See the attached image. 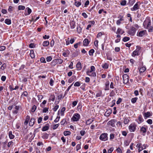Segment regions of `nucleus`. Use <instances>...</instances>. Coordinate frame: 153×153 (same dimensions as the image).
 Here are the masks:
<instances>
[{
    "label": "nucleus",
    "mask_w": 153,
    "mask_h": 153,
    "mask_svg": "<svg viewBox=\"0 0 153 153\" xmlns=\"http://www.w3.org/2000/svg\"><path fill=\"white\" fill-rule=\"evenodd\" d=\"M66 122V119H63L60 122V124L61 125H64L65 123Z\"/></svg>",
    "instance_id": "6e6d98bb"
},
{
    "label": "nucleus",
    "mask_w": 153,
    "mask_h": 153,
    "mask_svg": "<svg viewBox=\"0 0 153 153\" xmlns=\"http://www.w3.org/2000/svg\"><path fill=\"white\" fill-rule=\"evenodd\" d=\"M88 75L92 77H96V73L95 72H92L89 74V75Z\"/></svg>",
    "instance_id": "4c0bfd02"
},
{
    "label": "nucleus",
    "mask_w": 153,
    "mask_h": 153,
    "mask_svg": "<svg viewBox=\"0 0 153 153\" xmlns=\"http://www.w3.org/2000/svg\"><path fill=\"white\" fill-rule=\"evenodd\" d=\"M138 2H137L135 4L134 6L133 7L131 8V11H133L134 10H136L139 9V6L138 4Z\"/></svg>",
    "instance_id": "9b49d317"
},
{
    "label": "nucleus",
    "mask_w": 153,
    "mask_h": 153,
    "mask_svg": "<svg viewBox=\"0 0 153 153\" xmlns=\"http://www.w3.org/2000/svg\"><path fill=\"white\" fill-rule=\"evenodd\" d=\"M54 82V81L53 80V79L52 78H51L50 79V82H49V84H50V85L51 86H53V83Z\"/></svg>",
    "instance_id": "4d7b16f0"
},
{
    "label": "nucleus",
    "mask_w": 153,
    "mask_h": 153,
    "mask_svg": "<svg viewBox=\"0 0 153 153\" xmlns=\"http://www.w3.org/2000/svg\"><path fill=\"white\" fill-rule=\"evenodd\" d=\"M30 117L28 115L26 117L25 120L24 122V124L25 125H27L30 119Z\"/></svg>",
    "instance_id": "aec40b11"
},
{
    "label": "nucleus",
    "mask_w": 153,
    "mask_h": 153,
    "mask_svg": "<svg viewBox=\"0 0 153 153\" xmlns=\"http://www.w3.org/2000/svg\"><path fill=\"white\" fill-rule=\"evenodd\" d=\"M70 53V51L68 50H66L63 51V52L62 53V55L65 57H67L68 56Z\"/></svg>",
    "instance_id": "1a4fd4ad"
},
{
    "label": "nucleus",
    "mask_w": 153,
    "mask_h": 153,
    "mask_svg": "<svg viewBox=\"0 0 153 153\" xmlns=\"http://www.w3.org/2000/svg\"><path fill=\"white\" fill-rule=\"evenodd\" d=\"M55 61H56V62H57V64L59 63V64L62 63L63 62V60L60 59H54V61H53V62H54Z\"/></svg>",
    "instance_id": "4be33fe9"
},
{
    "label": "nucleus",
    "mask_w": 153,
    "mask_h": 153,
    "mask_svg": "<svg viewBox=\"0 0 153 153\" xmlns=\"http://www.w3.org/2000/svg\"><path fill=\"white\" fill-rule=\"evenodd\" d=\"M71 28V29H74L75 27V22L74 21H71L70 23Z\"/></svg>",
    "instance_id": "6ab92c4d"
},
{
    "label": "nucleus",
    "mask_w": 153,
    "mask_h": 153,
    "mask_svg": "<svg viewBox=\"0 0 153 153\" xmlns=\"http://www.w3.org/2000/svg\"><path fill=\"white\" fill-rule=\"evenodd\" d=\"M40 61L44 63H46V61H45V59L43 57H42L40 59Z\"/></svg>",
    "instance_id": "603ef678"
},
{
    "label": "nucleus",
    "mask_w": 153,
    "mask_h": 153,
    "mask_svg": "<svg viewBox=\"0 0 153 153\" xmlns=\"http://www.w3.org/2000/svg\"><path fill=\"white\" fill-rule=\"evenodd\" d=\"M111 113V110H107V111L105 112V115L106 116H109Z\"/></svg>",
    "instance_id": "a878e982"
},
{
    "label": "nucleus",
    "mask_w": 153,
    "mask_h": 153,
    "mask_svg": "<svg viewBox=\"0 0 153 153\" xmlns=\"http://www.w3.org/2000/svg\"><path fill=\"white\" fill-rule=\"evenodd\" d=\"M146 30H143L140 31H138L137 33V36L142 37L146 33Z\"/></svg>",
    "instance_id": "423d86ee"
},
{
    "label": "nucleus",
    "mask_w": 153,
    "mask_h": 153,
    "mask_svg": "<svg viewBox=\"0 0 153 153\" xmlns=\"http://www.w3.org/2000/svg\"><path fill=\"white\" fill-rule=\"evenodd\" d=\"M148 94H151V96L152 97L153 96V89H151L149 91H148Z\"/></svg>",
    "instance_id": "5fc2aeb1"
},
{
    "label": "nucleus",
    "mask_w": 153,
    "mask_h": 153,
    "mask_svg": "<svg viewBox=\"0 0 153 153\" xmlns=\"http://www.w3.org/2000/svg\"><path fill=\"white\" fill-rule=\"evenodd\" d=\"M140 53V51H137V50H135L132 53L131 55L132 56L134 57L136 56H139Z\"/></svg>",
    "instance_id": "ddd939ff"
},
{
    "label": "nucleus",
    "mask_w": 153,
    "mask_h": 153,
    "mask_svg": "<svg viewBox=\"0 0 153 153\" xmlns=\"http://www.w3.org/2000/svg\"><path fill=\"white\" fill-rule=\"evenodd\" d=\"M76 150L77 151H78V150H79V149H80L81 148L80 144H78L76 145Z\"/></svg>",
    "instance_id": "13d9d810"
},
{
    "label": "nucleus",
    "mask_w": 153,
    "mask_h": 153,
    "mask_svg": "<svg viewBox=\"0 0 153 153\" xmlns=\"http://www.w3.org/2000/svg\"><path fill=\"white\" fill-rule=\"evenodd\" d=\"M102 94V92L101 91H98L96 94V97H100L101 96Z\"/></svg>",
    "instance_id": "e433bc0d"
},
{
    "label": "nucleus",
    "mask_w": 153,
    "mask_h": 153,
    "mask_svg": "<svg viewBox=\"0 0 153 153\" xmlns=\"http://www.w3.org/2000/svg\"><path fill=\"white\" fill-rule=\"evenodd\" d=\"M147 122L149 124H151L152 123V121L151 119H148L147 120Z\"/></svg>",
    "instance_id": "69168bd1"
},
{
    "label": "nucleus",
    "mask_w": 153,
    "mask_h": 153,
    "mask_svg": "<svg viewBox=\"0 0 153 153\" xmlns=\"http://www.w3.org/2000/svg\"><path fill=\"white\" fill-rule=\"evenodd\" d=\"M6 47L4 46L0 47V51H3L5 50Z\"/></svg>",
    "instance_id": "e2e57ef3"
},
{
    "label": "nucleus",
    "mask_w": 153,
    "mask_h": 153,
    "mask_svg": "<svg viewBox=\"0 0 153 153\" xmlns=\"http://www.w3.org/2000/svg\"><path fill=\"white\" fill-rule=\"evenodd\" d=\"M138 119L139 121V122H137L138 124L144 121V120L143 118L142 115L140 114L139 116Z\"/></svg>",
    "instance_id": "412c9836"
},
{
    "label": "nucleus",
    "mask_w": 153,
    "mask_h": 153,
    "mask_svg": "<svg viewBox=\"0 0 153 153\" xmlns=\"http://www.w3.org/2000/svg\"><path fill=\"white\" fill-rule=\"evenodd\" d=\"M151 116V113L149 112L145 113L144 114V116L146 118L149 117Z\"/></svg>",
    "instance_id": "2f4dec72"
},
{
    "label": "nucleus",
    "mask_w": 153,
    "mask_h": 153,
    "mask_svg": "<svg viewBox=\"0 0 153 153\" xmlns=\"http://www.w3.org/2000/svg\"><path fill=\"white\" fill-rule=\"evenodd\" d=\"M130 39V38L129 37L126 36L123 39V41L124 42H126L129 40Z\"/></svg>",
    "instance_id": "c9c22d12"
},
{
    "label": "nucleus",
    "mask_w": 153,
    "mask_h": 153,
    "mask_svg": "<svg viewBox=\"0 0 153 153\" xmlns=\"http://www.w3.org/2000/svg\"><path fill=\"white\" fill-rule=\"evenodd\" d=\"M137 125L135 123H131L128 126L130 132H134L136 129Z\"/></svg>",
    "instance_id": "7ed1b4c3"
},
{
    "label": "nucleus",
    "mask_w": 153,
    "mask_h": 153,
    "mask_svg": "<svg viewBox=\"0 0 153 153\" xmlns=\"http://www.w3.org/2000/svg\"><path fill=\"white\" fill-rule=\"evenodd\" d=\"M76 67L77 69V70L80 71L82 69L81 64V63L79 62L76 65Z\"/></svg>",
    "instance_id": "2eb2a0df"
},
{
    "label": "nucleus",
    "mask_w": 153,
    "mask_h": 153,
    "mask_svg": "<svg viewBox=\"0 0 153 153\" xmlns=\"http://www.w3.org/2000/svg\"><path fill=\"white\" fill-rule=\"evenodd\" d=\"M136 29L133 26L131 27L130 29L127 31V33L131 36H134L136 33Z\"/></svg>",
    "instance_id": "f03ea898"
},
{
    "label": "nucleus",
    "mask_w": 153,
    "mask_h": 153,
    "mask_svg": "<svg viewBox=\"0 0 153 153\" xmlns=\"http://www.w3.org/2000/svg\"><path fill=\"white\" fill-rule=\"evenodd\" d=\"M63 97V95L62 94H60V95H58L57 97L56 100H59L57 104L59 102L60 100L62 99Z\"/></svg>",
    "instance_id": "7c9ffc66"
},
{
    "label": "nucleus",
    "mask_w": 153,
    "mask_h": 153,
    "mask_svg": "<svg viewBox=\"0 0 153 153\" xmlns=\"http://www.w3.org/2000/svg\"><path fill=\"white\" fill-rule=\"evenodd\" d=\"M50 38V36L49 35H45L44 36H43V38L44 39H48Z\"/></svg>",
    "instance_id": "680f3d73"
},
{
    "label": "nucleus",
    "mask_w": 153,
    "mask_h": 153,
    "mask_svg": "<svg viewBox=\"0 0 153 153\" xmlns=\"http://www.w3.org/2000/svg\"><path fill=\"white\" fill-rule=\"evenodd\" d=\"M148 29H149L148 30V31L149 32H152V30H153V27L152 26H149V27L148 28Z\"/></svg>",
    "instance_id": "338daca9"
},
{
    "label": "nucleus",
    "mask_w": 153,
    "mask_h": 153,
    "mask_svg": "<svg viewBox=\"0 0 153 153\" xmlns=\"http://www.w3.org/2000/svg\"><path fill=\"white\" fill-rule=\"evenodd\" d=\"M123 17H121L120 19L118 20L116 22V24L118 25H119L121 21H123Z\"/></svg>",
    "instance_id": "c756f323"
},
{
    "label": "nucleus",
    "mask_w": 153,
    "mask_h": 153,
    "mask_svg": "<svg viewBox=\"0 0 153 153\" xmlns=\"http://www.w3.org/2000/svg\"><path fill=\"white\" fill-rule=\"evenodd\" d=\"M36 107L35 105H34L32 107V108H31V111L32 112H34L36 110Z\"/></svg>",
    "instance_id": "de8ad7c7"
},
{
    "label": "nucleus",
    "mask_w": 153,
    "mask_h": 153,
    "mask_svg": "<svg viewBox=\"0 0 153 153\" xmlns=\"http://www.w3.org/2000/svg\"><path fill=\"white\" fill-rule=\"evenodd\" d=\"M127 1L126 0H122L120 2V4L122 6H125L126 4Z\"/></svg>",
    "instance_id": "ea45409f"
},
{
    "label": "nucleus",
    "mask_w": 153,
    "mask_h": 153,
    "mask_svg": "<svg viewBox=\"0 0 153 153\" xmlns=\"http://www.w3.org/2000/svg\"><path fill=\"white\" fill-rule=\"evenodd\" d=\"M30 56L32 58L35 57V55L34 53V51L33 50H31L30 51Z\"/></svg>",
    "instance_id": "cd10ccee"
},
{
    "label": "nucleus",
    "mask_w": 153,
    "mask_h": 153,
    "mask_svg": "<svg viewBox=\"0 0 153 153\" xmlns=\"http://www.w3.org/2000/svg\"><path fill=\"white\" fill-rule=\"evenodd\" d=\"M117 153H122V151L120 149L119 147L116 149Z\"/></svg>",
    "instance_id": "774afa93"
},
{
    "label": "nucleus",
    "mask_w": 153,
    "mask_h": 153,
    "mask_svg": "<svg viewBox=\"0 0 153 153\" xmlns=\"http://www.w3.org/2000/svg\"><path fill=\"white\" fill-rule=\"evenodd\" d=\"M137 100V97H135L134 98H133L131 99V102L133 103H134L136 102Z\"/></svg>",
    "instance_id": "37998d69"
},
{
    "label": "nucleus",
    "mask_w": 153,
    "mask_h": 153,
    "mask_svg": "<svg viewBox=\"0 0 153 153\" xmlns=\"http://www.w3.org/2000/svg\"><path fill=\"white\" fill-rule=\"evenodd\" d=\"M75 78V76H73L71 78L68 80V82L71 83L72 81L74 80V79Z\"/></svg>",
    "instance_id": "a18cd8bd"
},
{
    "label": "nucleus",
    "mask_w": 153,
    "mask_h": 153,
    "mask_svg": "<svg viewBox=\"0 0 153 153\" xmlns=\"http://www.w3.org/2000/svg\"><path fill=\"white\" fill-rule=\"evenodd\" d=\"M123 78L124 83L127 84L128 82L129 76L127 74H124L123 76Z\"/></svg>",
    "instance_id": "0eeeda50"
},
{
    "label": "nucleus",
    "mask_w": 153,
    "mask_h": 153,
    "mask_svg": "<svg viewBox=\"0 0 153 153\" xmlns=\"http://www.w3.org/2000/svg\"><path fill=\"white\" fill-rule=\"evenodd\" d=\"M55 96L54 95H51L50 96L49 100L50 101L51 100L52 101H54L55 100Z\"/></svg>",
    "instance_id": "bb28decb"
},
{
    "label": "nucleus",
    "mask_w": 153,
    "mask_h": 153,
    "mask_svg": "<svg viewBox=\"0 0 153 153\" xmlns=\"http://www.w3.org/2000/svg\"><path fill=\"white\" fill-rule=\"evenodd\" d=\"M52 59V58L51 56H48L46 58V60L48 62L51 61Z\"/></svg>",
    "instance_id": "864d4df0"
},
{
    "label": "nucleus",
    "mask_w": 153,
    "mask_h": 153,
    "mask_svg": "<svg viewBox=\"0 0 153 153\" xmlns=\"http://www.w3.org/2000/svg\"><path fill=\"white\" fill-rule=\"evenodd\" d=\"M9 136L10 139H13L14 138V136L12 134L11 131H10L9 132Z\"/></svg>",
    "instance_id": "c85d7f7f"
},
{
    "label": "nucleus",
    "mask_w": 153,
    "mask_h": 153,
    "mask_svg": "<svg viewBox=\"0 0 153 153\" xmlns=\"http://www.w3.org/2000/svg\"><path fill=\"white\" fill-rule=\"evenodd\" d=\"M80 118V115L78 113H75L74 114L72 118L71 119L74 121H78Z\"/></svg>",
    "instance_id": "39448f33"
},
{
    "label": "nucleus",
    "mask_w": 153,
    "mask_h": 153,
    "mask_svg": "<svg viewBox=\"0 0 153 153\" xmlns=\"http://www.w3.org/2000/svg\"><path fill=\"white\" fill-rule=\"evenodd\" d=\"M146 70V68L144 67H141L139 70V72L141 73L144 72Z\"/></svg>",
    "instance_id": "473e14b6"
},
{
    "label": "nucleus",
    "mask_w": 153,
    "mask_h": 153,
    "mask_svg": "<svg viewBox=\"0 0 153 153\" xmlns=\"http://www.w3.org/2000/svg\"><path fill=\"white\" fill-rule=\"evenodd\" d=\"M48 108H45L43 110V113H46L48 112Z\"/></svg>",
    "instance_id": "0e129e2a"
},
{
    "label": "nucleus",
    "mask_w": 153,
    "mask_h": 153,
    "mask_svg": "<svg viewBox=\"0 0 153 153\" xmlns=\"http://www.w3.org/2000/svg\"><path fill=\"white\" fill-rule=\"evenodd\" d=\"M109 83L108 82L105 84V90H108L109 89Z\"/></svg>",
    "instance_id": "09e8293b"
},
{
    "label": "nucleus",
    "mask_w": 153,
    "mask_h": 153,
    "mask_svg": "<svg viewBox=\"0 0 153 153\" xmlns=\"http://www.w3.org/2000/svg\"><path fill=\"white\" fill-rule=\"evenodd\" d=\"M25 8V7L23 5H19L18 6L19 10H24Z\"/></svg>",
    "instance_id": "58836bf2"
},
{
    "label": "nucleus",
    "mask_w": 153,
    "mask_h": 153,
    "mask_svg": "<svg viewBox=\"0 0 153 153\" xmlns=\"http://www.w3.org/2000/svg\"><path fill=\"white\" fill-rule=\"evenodd\" d=\"M94 52V51L93 49H91L89 51V54L90 56H92Z\"/></svg>",
    "instance_id": "c03bdc74"
},
{
    "label": "nucleus",
    "mask_w": 153,
    "mask_h": 153,
    "mask_svg": "<svg viewBox=\"0 0 153 153\" xmlns=\"http://www.w3.org/2000/svg\"><path fill=\"white\" fill-rule=\"evenodd\" d=\"M129 120L127 118H125L124 119V123L125 124H127L129 122Z\"/></svg>",
    "instance_id": "a19ab883"
},
{
    "label": "nucleus",
    "mask_w": 153,
    "mask_h": 153,
    "mask_svg": "<svg viewBox=\"0 0 153 153\" xmlns=\"http://www.w3.org/2000/svg\"><path fill=\"white\" fill-rule=\"evenodd\" d=\"M125 33V31L119 28L117 29V31L116 32L117 34H123Z\"/></svg>",
    "instance_id": "f8f14e48"
},
{
    "label": "nucleus",
    "mask_w": 153,
    "mask_h": 153,
    "mask_svg": "<svg viewBox=\"0 0 153 153\" xmlns=\"http://www.w3.org/2000/svg\"><path fill=\"white\" fill-rule=\"evenodd\" d=\"M13 142L12 141H11L9 142L7 144V146L8 147H10V146H13Z\"/></svg>",
    "instance_id": "49530a36"
},
{
    "label": "nucleus",
    "mask_w": 153,
    "mask_h": 153,
    "mask_svg": "<svg viewBox=\"0 0 153 153\" xmlns=\"http://www.w3.org/2000/svg\"><path fill=\"white\" fill-rule=\"evenodd\" d=\"M94 121V119H89L86 122V124L88 125Z\"/></svg>",
    "instance_id": "5701e85b"
},
{
    "label": "nucleus",
    "mask_w": 153,
    "mask_h": 153,
    "mask_svg": "<svg viewBox=\"0 0 153 153\" xmlns=\"http://www.w3.org/2000/svg\"><path fill=\"white\" fill-rule=\"evenodd\" d=\"M91 70H88L86 72V74L87 75H89V74L92 72L94 71L95 68L94 66H91L90 67Z\"/></svg>",
    "instance_id": "6e6552de"
},
{
    "label": "nucleus",
    "mask_w": 153,
    "mask_h": 153,
    "mask_svg": "<svg viewBox=\"0 0 153 153\" xmlns=\"http://www.w3.org/2000/svg\"><path fill=\"white\" fill-rule=\"evenodd\" d=\"M81 2L80 1H76L75 2L74 5L77 7H79L81 5Z\"/></svg>",
    "instance_id": "f704fd0d"
},
{
    "label": "nucleus",
    "mask_w": 153,
    "mask_h": 153,
    "mask_svg": "<svg viewBox=\"0 0 153 153\" xmlns=\"http://www.w3.org/2000/svg\"><path fill=\"white\" fill-rule=\"evenodd\" d=\"M135 2V0H130L129 3L130 6H131Z\"/></svg>",
    "instance_id": "8fccbe9b"
},
{
    "label": "nucleus",
    "mask_w": 153,
    "mask_h": 153,
    "mask_svg": "<svg viewBox=\"0 0 153 153\" xmlns=\"http://www.w3.org/2000/svg\"><path fill=\"white\" fill-rule=\"evenodd\" d=\"M49 124L48 123L46 124L43 127L42 130V131H45L49 129Z\"/></svg>",
    "instance_id": "dca6fc26"
},
{
    "label": "nucleus",
    "mask_w": 153,
    "mask_h": 153,
    "mask_svg": "<svg viewBox=\"0 0 153 153\" xmlns=\"http://www.w3.org/2000/svg\"><path fill=\"white\" fill-rule=\"evenodd\" d=\"M64 135L65 136H66L68 135H70L71 133L70 131H65L64 132Z\"/></svg>",
    "instance_id": "72a5a7b5"
},
{
    "label": "nucleus",
    "mask_w": 153,
    "mask_h": 153,
    "mask_svg": "<svg viewBox=\"0 0 153 153\" xmlns=\"http://www.w3.org/2000/svg\"><path fill=\"white\" fill-rule=\"evenodd\" d=\"M35 121V119L33 118H32L29 123V126H32L34 124Z\"/></svg>",
    "instance_id": "a211bd4d"
},
{
    "label": "nucleus",
    "mask_w": 153,
    "mask_h": 153,
    "mask_svg": "<svg viewBox=\"0 0 153 153\" xmlns=\"http://www.w3.org/2000/svg\"><path fill=\"white\" fill-rule=\"evenodd\" d=\"M151 21L149 18H146L143 23V25L145 28L148 29L149 26H150Z\"/></svg>",
    "instance_id": "f257e3e1"
},
{
    "label": "nucleus",
    "mask_w": 153,
    "mask_h": 153,
    "mask_svg": "<svg viewBox=\"0 0 153 153\" xmlns=\"http://www.w3.org/2000/svg\"><path fill=\"white\" fill-rule=\"evenodd\" d=\"M80 85V83L79 82H76L74 84V86H79Z\"/></svg>",
    "instance_id": "3c124183"
},
{
    "label": "nucleus",
    "mask_w": 153,
    "mask_h": 153,
    "mask_svg": "<svg viewBox=\"0 0 153 153\" xmlns=\"http://www.w3.org/2000/svg\"><path fill=\"white\" fill-rule=\"evenodd\" d=\"M108 134L106 133H103L101 134L99 137L100 139L103 141H105L108 140Z\"/></svg>",
    "instance_id": "20e7f679"
},
{
    "label": "nucleus",
    "mask_w": 153,
    "mask_h": 153,
    "mask_svg": "<svg viewBox=\"0 0 153 153\" xmlns=\"http://www.w3.org/2000/svg\"><path fill=\"white\" fill-rule=\"evenodd\" d=\"M140 131L143 133V135H145V133L146 132V128L143 126H142L140 128Z\"/></svg>",
    "instance_id": "4468645a"
},
{
    "label": "nucleus",
    "mask_w": 153,
    "mask_h": 153,
    "mask_svg": "<svg viewBox=\"0 0 153 153\" xmlns=\"http://www.w3.org/2000/svg\"><path fill=\"white\" fill-rule=\"evenodd\" d=\"M90 41H89L87 39H84L83 41V45L84 46H87L89 43Z\"/></svg>",
    "instance_id": "f3484780"
},
{
    "label": "nucleus",
    "mask_w": 153,
    "mask_h": 153,
    "mask_svg": "<svg viewBox=\"0 0 153 153\" xmlns=\"http://www.w3.org/2000/svg\"><path fill=\"white\" fill-rule=\"evenodd\" d=\"M59 107V105H56L53 109V111H57V110L58 109V108Z\"/></svg>",
    "instance_id": "052dcab7"
},
{
    "label": "nucleus",
    "mask_w": 153,
    "mask_h": 153,
    "mask_svg": "<svg viewBox=\"0 0 153 153\" xmlns=\"http://www.w3.org/2000/svg\"><path fill=\"white\" fill-rule=\"evenodd\" d=\"M4 22L5 23L8 25H10L11 24V22L10 19H7L5 20Z\"/></svg>",
    "instance_id": "b1692460"
},
{
    "label": "nucleus",
    "mask_w": 153,
    "mask_h": 153,
    "mask_svg": "<svg viewBox=\"0 0 153 153\" xmlns=\"http://www.w3.org/2000/svg\"><path fill=\"white\" fill-rule=\"evenodd\" d=\"M115 120H111L108 122V125L111 126L112 127H114L115 126Z\"/></svg>",
    "instance_id": "9d476101"
},
{
    "label": "nucleus",
    "mask_w": 153,
    "mask_h": 153,
    "mask_svg": "<svg viewBox=\"0 0 153 153\" xmlns=\"http://www.w3.org/2000/svg\"><path fill=\"white\" fill-rule=\"evenodd\" d=\"M49 44V42L48 41H44L43 42L42 45L44 47H46L48 46Z\"/></svg>",
    "instance_id": "393cba45"
},
{
    "label": "nucleus",
    "mask_w": 153,
    "mask_h": 153,
    "mask_svg": "<svg viewBox=\"0 0 153 153\" xmlns=\"http://www.w3.org/2000/svg\"><path fill=\"white\" fill-rule=\"evenodd\" d=\"M54 42L53 39H52L50 42V45L51 47H52L54 45Z\"/></svg>",
    "instance_id": "bf43d9fd"
},
{
    "label": "nucleus",
    "mask_w": 153,
    "mask_h": 153,
    "mask_svg": "<svg viewBox=\"0 0 153 153\" xmlns=\"http://www.w3.org/2000/svg\"><path fill=\"white\" fill-rule=\"evenodd\" d=\"M102 66L104 68L107 69L108 68V65L107 64L105 63L102 64Z\"/></svg>",
    "instance_id": "79ce46f5"
}]
</instances>
